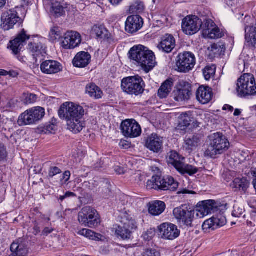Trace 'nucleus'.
Listing matches in <instances>:
<instances>
[{
  "label": "nucleus",
  "mask_w": 256,
  "mask_h": 256,
  "mask_svg": "<svg viewBox=\"0 0 256 256\" xmlns=\"http://www.w3.org/2000/svg\"><path fill=\"white\" fill-rule=\"evenodd\" d=\"M215 204L216 202L213 200L202 201L198 204L196 210L186 205H182L175 208L173 210V214L178 223L192 227L196 216L202 218L209 214L214 212L216 208Z\"/></svg>",
  "instance_id": "1"
},
{
  "label": "nucleus",
  "mask_w": 256,
  "mask_h": 256,
  "mask_svg": "<svg viewBox=\"0 0 256 256\" xmlns=\"http://www.w3.org/2000/svg\"><path fill=\"white\" fill-rule=\"evenodd\" d=\"M58 114L60 118L66 121L68 129L73 133L80 132L84 127V122L82 120L84 110L82 106L66 102L60 106Z\"/></svg>",
  "instance_id": "2"
},
{
  "label": "nucleus",
  "mask_w": 256,
  "mask_h": 256,
  "mask_svg": "<svg viewBox=\"0 0 256 256\" xmlns=\"http://www.w3.org/2000/svg\"><path fill=\"white\" fill-rule=\"evenodd\" d=\"M128 54L129 58L136 62L146 73L155 66V55L147 47L140 44L134 46L130 48Z\"/></svg>",
  "instance_id": "3"
},
{
  "label": "nucleus",
  "mask_w": 256,
  "mask_h": 256,
  "mask_svg": "<svg viewBox=\"0 0 256 256\" xmlns=\"http://www.w3.org/2000/svg\"><path fill=\"white\" fill-rule=\"evenodd\" d=\"M230 142L222 133L216 132L208 138V146L204 152V156L214 158L218 154H222L230 147Z\"/></svg>",
  "instance_id": "4"
},
{
  "label": "nucleus",
  "mask_w": 256,
  "mask_h": 256,
  "mask_svg": "<svg viewBox=\"0 0 256 256\" xmlns=\"http://www.w3.org/2000/svg\"><path fill=\"white\" fill-rule=\"evenodd\" d=\"M178 186V183L170 176L162 177L156 175L152 176L146 182L148 189L160 190L175 191Z\"/></svg>",
  "instance_id": "5"
},
{
  "label": "nucleus",
  "mask_w": 256,
  "mask_h": 256,
  "mask_svg": "<svg viewBox=\"0 0 256 256\" xmlns=\"http://www.w3.org/2000/svg\"><path fill=\"white\" fill-rule=\"evenodd\" d=\"M184 158L175 151H171L168 154L166 160L169 164L173 166L180 174H187L190 176L196 174L198 168L190 164H185L183 162Z\"/></svg>",
  "instance_id": "6"
},
{
  "label": "nucleus",
  "mask_w": 256,
  "mask_h": 256,
  "mask_svg": "<svg viewBox=\"0 0 256 256\" xmlns=\"http://www.w3.org/2000/svg\"><path fill=\"white\" fill-rule=\"evenodd\" d=\"M145 84L138 76L124 78L122 80L121 87L123 91L128 94L138 96L144 90Z\"/></svg>",
  "instance_id": "7"
},
{
  "label": "nucleus",
  "mask_w": 256,
  "mask_h": 256,
  "mask_svg": "<svg viewBox=\"0 0 256 256\" xmlns=\"http://www.w3.org/2000/svg\"><path fill=\"white\" fill-rule=\"evenodd\" d=\"M236 91L238 96L256 95V82L254 76L244 74L238 80Z\"/></svg>",
  "instance_id": "8"
},
{
  "label": "nucleus",
  "mask_w": 256,
  "mask_h": 256,
  "mask_svg": "<svg viewBox=\"0 0 256 256\" xmlns=\"http://www.w3.org/2000/svg\"><path fill=\"white\" fill-rule=\"evenodd\" d=\"M121 217L122 226H114V229L115 230V234L124 240L130 239L132 232L137 228L136 222L126 213L123 214Z\"/></svg>",
  "instance_id": "9"
},
{
  "label": "nucleus",
  "mask_w": 256,
  "mask_h": 256,
  "mask_svg": "<svg viewBox=\"0 0 256 256\" xmlns=\"http://www.w3.org/2000/svg\"><path fill=\"white\" fill-rule=\"evenodd\" d=\"M45 115V110L40 106L30 108L22 113L18 118V122L20 126H26L36 124Z\"/></svg>",
  "instance_id": "10"
},
{
  "label": "nucleus",
  "mask_w": 256,
  "mask_h": 256,
  "mask_svg": "<svg viewBox=\"0 0 256 256\" xmlns=\"http://www.w3.org/2000/svg\"><path fill=\"white\" fill-rule=\"evenodd\" d=\"M78 220L82 224L91 228L98 226L100 222L97 211L90 206L82 208L78 214Z\"/></svg>",
  "instance_id": "11"
},
{
  "label": "nucleus",
  "mask_w": 256,
  "mask_h": 256,
  "mask_svg": "<svg viewBox=\"0 0 256 256\" xmlns=\"http://www.w3.org/2000/svg\"><path fill=\"white\" fill-rule=\"evenodd\" d=\"M44 40L42 38H36L31 40L28 46V52L33 58V64H38V62H41L46 54V46L43 44Z\"/></svg>",
  "instance_id": "12"
},
{
  "label": "nucleus",
  "mask_w": 256,
  "mask_h": 256,
  "mask_svg": "<svg viewBox=\"0 0 256 256\" xmlns=\"http://www.w3.org/2000/svg\"><path fill=\"white\" fill-rule=\"evenodd\" d=\"M195 64V56L192 52H186L180 53L176 58V66L178 72H188L194 67Z\"/></svg>",
  "instance_id": "13"
},
{
  "label": "nucleus",
  "mask_w": 256,
  "mask_h": 256,
  "mask_svg": "<svg viewBox=\"0 0 256 256\" xmlns=\"http://www.w3.org/2000/svg\"><path fill=\"white\" fill-rule=\"evenodd\" d=\"M202 26V20L196 16H187L182 20V28L183 32L188 35L196 34Z\"/></svg>",
  "instance_id": "14"
},
{
  "label": "nucleus",
  "mask_w": 256,
  "mask_h": 256,
  "mask_svg": "<svg viewBox=\"0 0 256 256\" xmlns=\"http://www.w3.org/2000/svg\"><path fill=\"white\" fill-rule=\"evenodd\" d=\"M192 94V86L188 82H180L173 92L174 100L178 102L188 100Z\"/></svg>",
  "instance_id": "15"
},
{
  "label": "nucleus",
  "mask_w": 256,
  "mask_h": 256,
  "mask_svg": "<svg viewBox=\"0 0 256 256\" xmlns=\"http://www.w3.org/2000/svg\"><path fill=\"white\" fill-rule=\"evenodd\" d=\"M122 132L126 137L136 138L142 133L139 124L134 120H126L121 124Z\"/></svg>",
  "instance_id": "16"
},
{
  "label": "nucleus",
  "mask_w": 256,
  "mask_h": 256,
  "mask_svg": "<svg viewBox=\"0 0 256 256\" xmlns=\"http://www.w3.org/2000/svg\"><path fill=\"white\" fill-rule=\"evenodd\" d=\"M82 42L80 34L75 31H68L63 36L62 47L66 50L74 49L78 47Z\"/></svg>",
  "instance_id": "17"
},
{
  "label": "nucleus",
  "mask_w": 256,
  "mask_h": 256,
  "mask_svg": "<svg viewBox=\"0 0 256 256\" xmlns=\"http://www.w3.org/2000/svg\"><path fill=\"white\" fill-rule=\"evenodd\" d=\"M20 18L17 12L14 9L6 10L1 16V27L4 30L12 28L18 22Z\"/></svg>",
  "instance_id": "18"
},
{
  "label": "nucleus",
  "mask_w": 256,
  "mask_h": 256,
  "mask_svg": "<svg viewBox=\"0 0 256 256\" xmlns=\"http://www.w3.org/2000/svg\"><path fill=\"white\" fill-rule=\"evenodd\" d=\"M158 230L162 238L170 240L177 238L180 234L177 226L171 223L161 224L158 226Z\"/></svg>",
  "instance_id": "19"
},
{
  "label": "nucleus",
  "mask_w": 256,
  "mask_h": 256,
  "mask_svg": "<svg viewBox=\"0 0 256 256\" xmlns=\"http://www.w3.org/2000/svg\"><path fill=\"white\" fill-rule=\"evenodd\" d=\"M176 46V40L174 36L166 34L161 37L157 48L160 51L164 54H170L174 50Z\"/></svg>",
  "instance_id": "20"
},
{
  "label": "nucleus",
  "mask_w": 256,
  "mask_h": 256,
  "mask_svg": "<svg viewBox=\"0 0 256 256\" xmlns=\"http://www.w3.org/2000/svg\"><path fill=\"white\" fill-rule=\"evenodd\" d=\"M226 223V217L220 214L206 220L203 223L202 228L203 230L209 232L210 230H214L224 226Z\"/></svg>",
  "instance_id": "21"
},
{
  "label": "nucleus",
  "mask_w": 256,
  "mask_h": 256,
  "mask_svg": "<svg viewBox=\"0 0 256 256\" xmlns=\"http://www.w3.org/2000/svg\"><path fill=\"white\" fill-rule=\"evenodd\" d=\"M29 38L30 36L26 34L24 30H22L14 40L10 42V45L8 47L10 48L14 54H18L26 44V40Z\"/></svg>",
  "instance_id": "22"
},
{
  "label": "nucleus",
  "mask_w": 256,
  "mask_h": 256,
  "mask_svg": "<svg viewBox=\"0 0 256 256\" xmlns=\"http://www.w3.org/2000/svg\"><path fill=\"white\" fill-rule=\"evenodd\" d=\"M143 23V20L140 16H129L125 23V30L130 34L136 32L142 28Z\"/></svg>",
  "instance_id": "23"
},
{
  "label": "nucleus",
  "mask_w": 256,
  "mask_h": 256,
  "mask_svg": "<svg viewBox=\"0 0 256 256\" xmlns=\"http://www.w3.org/2000/svg\"><path fill=\"white\" fill-rule=\"evenodd\" d=\"M162 138L155 134H152L147 138L146 146L154 152H159L162 148Z\"/></svg>",
  "instance_id": "24"
},
{
  "label": "nucleus",
  "mask_w": 256,
  "mask_h": 256,
  "mask_svg": "<svg viewBox=\"0 0 256 256\" xmlns=\"http://www.w3.org/2000/svg\"><path fill=\"white\" fill-rule=\"evenodd\" d=\"M62 64L57 61L48 60L41 64L40 70L46 74H52L59 72L62 70Z\"/></svg>",
  "instance_id": "25"
},
{
  "label": "nucleus",
  "mask_w": 256,
  "mask_h": 256,
  "mask_svg": "<svg viewBox=\"0 0 256 256\" xmlns=\"http://www.w3.org/2000/svg\"><path fill=\"white\" fill-rule=\"evenodd\" d=\"M212 90L208 86H202L199 87L196 92V100L203 104H208L212 100Z\"/></svg>",
  "instance_id": "26"
},
{
  "label": "nucleus",
  "mask_w": 256,
  "mask_h": 256,
  "mask_svg": "<svg viewBox=\"0 0 256 256\" xmlns=\"http://www.w3.org/2000/svg\"><path fill=\"white\" fill-rule=\"evenodd\" d=\"M91 60V56L88 52H80L75 56L72 60L74 67L84 68L86 67Z\"/></svg>",
  "instance_id": "27"
},
{
  "label": "nucleus",
  "mask_w": 256,
  "mask_h": 256,
  "mask_svg": "<svg viewBox=\"0 0 256 256\" xmlns=\"http://www.w3.org/2000/svg\"><path fill=\"white\" fill-rule=\"evenodd\" d=\"M178 118L179 119L178 126L182 130L185 129L191 124L194 127L199 126L200 123L192 116V114L190 112H182Z\"/></svg>",
  "instance_id": "28"
},
{
  "label": "nucleus",
  "mask_w": 256,
  "mask_h": 256,
  "mask_svg": "<svg viewBox=\"0 0 256 256\" xmlns=\"http://www.w3.org/2000/svg\"><path fill=\"white\" fill-rule=\"evenodd\" d=\"M245 38L248 44L251 47L256 48V24L245 26Z\"/></svg>",
  "instance_id": "29"
},
{
  "label": "nucleus",
  "mask_w": 256,
  "mask_h": 256,
  "mask_svg": "<svg viewBox=\"0 0 256 256\" xmlns=\"http://www.w3.org/2000/svg\"><path fill=\"white\" fill-rule=\"evenodd\" d=\"M10 250V256H26L28 252L26 244L19 242H14L11 244Z\"/></svg>",
  "instance_id": "30"
},
{
  "label": "nucleus",
  "mask_w": 256,
  "mask_h": 256,
  "mask_svg": "<svg viewBox=\"0 0 256 256\" xmlns=\"http://www.w3.org/2000/svg\"><path fill=\"white\" fill-rule=\"evenodd\" d=\"M166 209V204L162 201L156 200L149 204L148 212L153 216H159Z\"/></svg>",
  "instance_id": "31"
},
{
  "label": "nucleus",
  "mask_w": 256,
  "mask_h": 256,
  "mask_svg": "<svg viewBox=\"0 0 256 256\" xmlns=\"http://www.w3.org/2000/svg\"><path fill=\"white\" fill-rule=\"evenodd\" d=\"M86 92L94 99H100L102 98L103 92L96 84L91 83L86 86Z\"/></svg>",
  "instance_id": "32"
},
{
  "label": "nucleus",
  "mask_w": 256,
  "mask_h": 256,
  "mask_svg": "<svg viewBox=\"0 0 256 256\" xmlns=\"http://www.w3.org/2000/svg\"><path fill=\"white\" fill-rule=\"evenodd\" d=\"M173 82L172 80H166L161 86L158 90V96L160 98H164L168 96L172 90Z\"/></svg>",
  "instance_id": "33"
},
{
  "label": "nucleus",
  "mask_w": 256,
  "mask_h": 256,
  "mask_svg": "<svg viewBox=\"0 0 256 256\" xmlns=\"http://www.w3.org/2000/svg\"><path fill=\"white\" fill-rule=\"evenodd\" d=\"M203 36L204 38L210 39H217L221 38L224 34L220 32V28L216 25L212 29L203 30Z\"/></svg>",
  "instance_id": "34"
},
{
  "label": "nucleus",
  "mask_w": 256,
  "mask_h": 256,
  "mask_svg": "<svg viewBox=\"0 0 256 256\" xmlns=\"http://www.w3.org/2000/svg\"><path fill=\"white\" fill-rule=\"evenodd\" d=\"M92 32L98 38L102 39H108L109 38L108 32L103 26H94L92 29Z\"/></svg>",
  "instance_id": "35"
},
{
  "label": "nucleus",
  "mask_w": 256,
  "mask_h": 256,
  "mask_svg": "<svg viewBox=\"0 0 256 256\" xmlns=\"http://www.w3.org/2000/svg\"><path fill=\"white\" fill-rule=\"evenodd\" d=\"M79 235L82 236L90 240L98 241L101 240L102 235L96 234L92 230L83 228L79 230L78 232Z\"/></svg>",
  "instance_id": "36"
},
{
  "label": "nucleus",
  "mask_w": 256,
  "mask_h": 256,
  "mask_svg": "<svg viewBox=\"0 0 256 256\" xmlns=\"http://www.w3.org/2000/svg\"><path fill=\"white\" fill-rule=\"evenodd\" d=\"M50 3L52 12H53L56 16H61L64 14V7L60 2L56 0H52L50 1Z\"/></svg>",
  "instance_id": "37"
},
{
  "label": "nucleus",
  "mask_w": 256,
  "mask_h": 256,
  "mask_svg": "<svg viewBox=\"0 0 256 256\" xmlns=\"http://www.w3.org/2000/svg\"><path fill=\"white\" fill-rule=\"evenodd\" d=\"M200 142V140L197 136H192L186 138L185 143L186 146V148L192 150L198 146Z\"/></svg>",
  "instance_id": "38"
},
{
  "label": "nucleus",
  "mask_w": 256,
  "mask_h": 256,
  "mask_svg": "<svg viewBox=\"0 0 256 256\" xmlns=\"http://www.w3.org/2000/svg\"><path fill=\"white\" fill-rule=\"evenodd\" d=\"M99 194L104 198H107L111 193L110 185L108 181L104 182L98 188Z\"/></svg>",
  "instance_id": "39"
},
{
  "label": "nucleus",
  "mask_w": 256,
  "mask_h": 256,
  "mask_svg": "<svg viewBox=\"0 0 256 256\" xmlns=\"http://www.w3.org/2000/svg\"><path fill=\"white\" fill-rule=\"evenodd\" d=\"M249 182L246 178H236L234 181V188L238 190L245 192L249 186Z\"/></svg>",
  "instance_id": "40"
},
{
  "label": "nucleus",
  "mask_w": 256,
  "mask_h": 256,
  "mask_svg": "<svg viewBox=\"0 0 256 256\" xmlns=\"http://www.w3.org/2000/svg\"><path fill=\"white\" fill-rule=\"evenodd\" d=\"M244 212L245 210L244 206L242 204H236L234 206V210L232 212V216L236 218H240L241 216L245 218L246 215L244 214Z\"/></svg>",
  "instance_id": "41"
},
{
  "label": "nucleus",
  "mask_w": 256,
  "mask_h": 256,
  "mask_svg": "<svg viewBox=\"0 0 256 256\" xmlns=\"http://www.w3.org/2000/svg\"><path fill=\"white\" fill-rule=\"evenodd\" d=\"M144 6L142 2L136 0L130 6V13H141L143 12Z\"/></svg>",
  "instance_id": "42"
},
{
  "label": "nucleus",
  "mask_w": 256,
  "mask_h": 256,
  "mask_svg": "<svg viewBox=\"0 0 256 256\" xmlns=\"http://www.w3.org/2000/svg\"><path fill=\"white\" fill-rule=\"evenodd\" d=\"M216 66L214 65L206 66L203 70V74L206 80H209L214 76L216 72Z\"/></svg>",
  "instance_id": "43"
},
{
  "label": "nucleus",
  "mask_w": 256,
  "mask_h": 256,
  "mask_svg": "<svg viewBox=\"0 0 256 256\" xmlns=\"http://www.w3.org/2000/svg\"><path fill=\"white\" fill-rule=\"evenodd\" d=\"M50 40L54 42L59 40L62 37L60 32L58 28H54L50 30L49 34Z\"/></svg>",
  "instance_id": "44"
},
{
  "label": "nucleus",
  "mask_w": 256,
  "mask_h": 256,
  "mask_svg": "<svg viewBox=\"0 0 256 256\" xmlns=\"http://www.w3.org/2000/svg\"><path fill=\"white\" fill-rule=\"evenodd\" d=\"M58 126L54 123L46 124L44 128L43 131L46 134H54L57 130Z\"/></svg>",
  "instance_id": "45"
},
{
  "label": "nucleus",
  "mask_w": 256,
  "mask_h": 256,
  "mask_svg": "<svg viewBox=\"0 0 256 256\" xmlns=\"http://www.w3.org/2000/svg\"><path fill=\"white\" fill-rule=\"evenodd\" d=\"M216 25L215 23L212 20L206 19L204 21L203 23L202 22L200 28L202 27L203 31L204 30L212 29Z\"/></svg>",
  "instance_id": "46"
},
{
  "label": "nucleus",
  "mask_w": 256,
  "mask_h": 256,
  "mask_svg": "<svg viewBox=\"0 0 256 256\" xmlns=\"http://www.w3.org/2000/svg\"><path fill=\"white\" fill-rule=\"evenodd\" d=\"M142 256H160V254L155 249L148 248L143 252Z\"/></svg>",
  "instance_id": "47"
},
{
  "label": "nucleus",
  "mask_w": 256,
  "mask_h": 256,
  "mask_svg": "<svg viewBox=\"0 0 256 256\" xmlns=\"http://www.w3.org/2000/svg\"><path fill=\"white\" fill-rule=\"evenodd\" d=\"M62 172L61 170L57 166H51L48 170V176L50 178H53L56 174Z\"/></svg>",
  "instance_id": "48"
},
{
  "label": "nucleus",
  "mask_w": 256,
  "mask_h": 256,
  "mask_svg": "<svg viewBox=\"0 0 256 256\" xmlns=\"http://www.w3.org/2000/svg\"><path fill=\"white\" fill-rule=\"evenodd\" d=\"M37 98L36 95L34 94H28L26 96L24 102L26 104L34 103L36 101Z\"/></svg>",
  "instance_id": "49"
},
{
  "label": "nucleus",
  "mask_w": 256,
  "mask_h": 256,
  "mask_svg": "<svg viewBox=\"0 0 256 256\" xmlns=\"http://www.w3.org/2000/svg\"><path fill=\"white\" fill-rule=\"evenodd\" d=\"M154 235V230H150L149 231L146 232L142 236L147 241H150L152 239Z\"/></svg>",
  "instance_id": "50"
},
{
  "label": "nucleus",
  "mask_w": 256,
  "mask_h": 256,
  "mask_svg": "<svg viewBox=\"0 0 256 256\" xmlns=\"http://www.w3.org/2000/svg\"><path fill=\"white\" fill-rule=\"evenodd\" d=\"M76 196V194L72 192H67L64 196H60L59 198V200L63 201L64 199Z\"/></svg>",
  "instance_id": "51"
},
{
  "label": "nucleus",
  "mask_w": 256,
  "mask_h": 256,
  "mask_svg": "<svg viewBox=\"0 0 256 256\" xmlns=\"http://www.w3.org/2000/svg\"><path fill=\"white\" fill-rule=\"evenodd\" d=\"M212 52H214V54H216L217 52H218L220 50H221V52H222V49L221 48L220 45H218V44H213L212 45Z\"/></svg>",
  "instance_id": "52"
},
{
  "label": "nucleus",
  "mask_w": 256,
  "mask_h": 256,
  "mask_svg": "<svg viewBox=\"0 0 256 256\" xmlns=\"http://www.w3.org/2000/svg\"><path fill=\"white\" fill-rule=\"evenodd\" d=\"M6 157V150L3 146L0 145V160H4Z\"/></svg>",
  "instance_id": "53"
},
{
  "label": "nucleus",
  "mask_w": 256,
  "mask_h": 256,
  "mask_svg": "<svg viewBox=\"0 0 256 256\" xmlns=\"http://www.w3.org/2000/svg\"><path fill=\"white\" fill-rule=\"evenodd\" d=\"M70 171H66L62 174V179L64 180V182H67L70 178Z\"/></svg>",
  "instance_id": "54"
},
{
  "label": "nucleus",
  "mask_w": 256,
  "mask_h": 256,
  "mask_svg": "<svg viewBox=\"0 0 256 256\" xmlns=\"http://www.w3.org/2000/svg\"><path fill=\"white\" fill-rule=\"evenodd\" d=\"M114 170L118 174H123L124 173V168L118 166H115Z\"/></svg>",
  "instance_id": "55"
},
{
  "label": "nucleus",
  "mask_w": 256,
  "mask_h": 256,
  "mask_svg": "<svg viewBox=\"0 0 256 256\" xmlns=\"http://www.w3.org/2000/svg\"><path fill=\"white\" fill-rule=\"evenodd\" d=\"M53 230L54 229L52 228H44L42 232V234L44 235L48 236V234H50Z\"/></svg>",
  "instance_id": "56"
},
{
  "label": "nucleus",
  "mask_w": 256,
  "mask_h": 256,
  "mask_svg": "<svg viewBox=\"0 0 256 256\" xmlns=\"http://www.w3.org/2000/svg\"><path fill=\"white\" fill-rule=\"evenodd\" d=\"M222 110H228L230 112H232L234 110V108L228 104H225L223 106Z\"/></svg>",
  "instance_id": "57"
},
{
  "label": "nucleus",
  "mask_w": 256,
  "mask_h": 256,
  "mask_svg": "<svg viewBox=\"0 0 256 256\" xmlns=\"http://www.w3.org/2000/svg\"><path fill=\"white\" fill-rule=\"evenodd\" d=\"M122 0H108V1L114 6L118 5Z\"/></svg>",
  "instance_id": "58"
},
{
  "label": "nucleus",
  "mask_w": 256,
  "mask_h": 256,
  "mask_svg": "<svg viewBox=\"0 0 256 256\" xmlns=\"http://www.w3.org/2000/svg\"><path fill=\"white\" fill-rule=\"evenodd\" d=\"M242 110L240 109L236 108L234 110V116H240V114H242Z\"/></svg>",
  "instance_id": "59"
},
{
  "label": "nucleus",
  "mask_w": 256,
  "mask_h": 256,
  "mask_svg": "<svg viewBox=\"0 0 256 256\" xmlns=\"http://www.w3.org/2000/svg\"><path fill=\"white\" fill-rule=\"evenodd\" d=\"M8 74H10V76L14 78L17 76L18 73L14 71H10L8 72Z\"/></svg>",
  "instance_id": "60"
},
{
  "label": "nucleus",
  "mask_w": 256,
  "mask_h": 256,
  "mask_svg": "<svg viewBox=\"0 0 256 256\" xmlns=\"http://www.w3.org/2000/svg\"><path fill=\"white\" fill-rule=\"evenodd\" d=\"M8 74V72L4 70H0V76H6Z\"/></svg>",
  "instance_id": "61"
},
{
  "label": "nucleus",
  "mask_w": 256,
  "mask_h": 256,
  "mask_svg": "<svg viewBox=\"0 0 256 256\" xmlns=\"http://www.w3.org/2000/svg\"><path fill=\"white\" fill-rule=\"evenodd\" d=\"M6 3V0H0V8L3 7Z\"/></svg>",
  "instance_id": "62"
},
{
  "label": "nucleus",
  "mask_w": 256,
  "mask_h": 256,
  "mask_svg": "<svg viewBox=\"0 0 256 256\" xmlns=\"http://www.w3.org/2000/svg\"><path fill=\"white\" fill-rule=\"evenodd\" d=\"M182 194H189L190 193V192L188 190H184L182 192H181Z\"/></svg>",
  "instance_id": "63"
},
{
  "label": "nucleus",
  "mask_w": 256,
  "mask_h": 256,
  "mask_svg": "<svg viewBox=\"0 0 256 256\" xmlns=\"http://www.w3.org/2000/svg\"><path fill=\"white\" fill-rule=\"evenodd\" d=\"M253 176L256 178V168L252 172Z\"/></svg>",
  "instance_id": "64"
}]
</instances>
